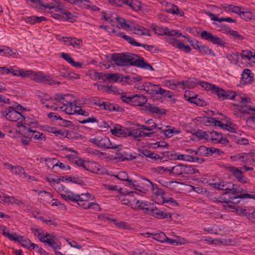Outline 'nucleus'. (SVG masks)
Here are the masks:
<instances>
[{
    "label": "nucleus",
    "instance_id": "obj_61",
    "mask_svg": "<svg viewBox=\"0 0 255 255\" xmlns=\"http://www.w3.org/2000/svg\"><path fill=\"white\" fill-rule=\"evenodd\" d=\"M66 180L72 183L80 185L82 184L83 183L82 178L81 177L78 176H69L66 179Z\"/></svg>",
    "mask_w": 255,
    "mask_h": 255
},
{
    "label": "nucleus",
    "instance_id": "obj_39",
    "mask_svg": "<svg viewBox=\"0 0 255 255\" xmlns=\"http://www.w3.org/2000/svg\"><path fill=\"white\" fill-rule=\"evenodd\" d=\"M79 5L83 8L89 9L91 11H99L100 9L95 5L93 4L89 0H78Z\"/></svg>",
    "mask_w": 255,
    "mask_h": 255
},
{
    "label": "nucleus",
    "instance_id": "obj_7",
    "mask_svg": "<svg viewBox=\"0 0 255 255\" xmlns=\"http://www.w3.org/2000/svg\"><path fill=\"white\" fill-rule=\"evenodd\" d=\"M37 126L38 123L36 121L31 119H28L25 123L24 126L21 129V132H22L25 136H28L35 140H37L39 141H45L46 138L44 135L34 129Z\"/></svg>",
    "mask_w": 255,
    "mask_h": 255
},
{
    "label": "nucleus",
    "instance_id": "obj_21",
    "mask_svg": "<svg viewBox=\"0 0 255 255\" xmlns=\"http://www.w3.org/2000/svg\"><path fill=\"white\" fill-rule=\"evenodd\" d=\"M63 94L56 95L54 97H50L49 100L46 102L44 106L47 109L52 110H59L60 105H61L62 99H60V97H63Z\"/></svg>",
    "mask_w": 255,
    "mask_h": 255
},
{
    "label": "nucleus",
    "instance_id": "obj_36",
    "mask_svg": "<svg viewBox=\"0 0 255 255\" xmlns=\"http://www.w3.org/2000/svg\"><path fill=\"white\" fill-rule=\"evenodd\" d=\"M253 80V73L252 71L249 69H245L242 74V84L244 85L251 84Z\"/></svg>",
    "mask_w": 255,
    "mask_h": 255
},
{
    "label": "nucleus",
    "instance_id": "obj_3",
    "mask_svg": "<svg viewBox=\"0 0 255 255\" xmlns=\"http://www.w3.org/2000/svg\"><path fill=\"white\" fill-rule=\"evenodd\" d=\"M62 99L60 111L67 115H79L84 117H89V113L83 110L80 106H78L74 97L69 94H63V97H60Z\"/></svg>",
    "mask_w": 255,
    "mask_h": 255
},
{
    "label": "nucleus",
    "instance_id": "obj_64",
    "mask_svg": "<svg viewBox=\"0 0 255 255\" xmlns=\"http://www.w3.org/2000/svg\"><path fill=\"white\" fill-rule=\"evenodd\" d=\"M54 134L60 138L67 137L68 134V131L65 129H58L56 128Z\"/></svg>",
    "mask_w": 255,
    "mask_h": 255
},
{
    "label": "nucleus",
    "instance_id": "obj_49",
    "mask_svg": "<svg viewBox=\"0 0 255 255\" xmlns=\"http://www.w3.org/2000/svg\"><path fill=\"white\" fill-rule=\"evenodd\" d=\"M241 213L249 218L255 219V210L251 207H248L246 209H242Z\"/></svg>",
    "mask_w": 255,
    "mask_h": 255
},
{
    "label": "nucleus",
    "instance_id": "obj_56",
    "mask_svg": "<svg viewBox=\"0 0 255 255\" xmlns=\"http://www.w3.org/2000/svg\"><path fill=\"white\" fill-rule=\"evenodd\" d=\"M44 161L46 165L49 169H54L57 164V159L54 158H45Z\"/></svg>",
    "mask_w": 255,
    "mask_h": 255
},
{
    "label": "nucleus",
    "instance_id": "obj_54",
    "mask_svg": "<svg viewBox=\"0 0 255 255\" xmlns=\"http://www.w3.org/2000/svg\"><path fill=\"white\" fill-rule=\"evenodd\" d=\"M2 234L7 238L9 240L17 242V240L19 238V235H18L16 233H10L8 231L3 230Z\"/></svg>",
    "mask_w": 255,
    "mask_h": 255
},
{
    "label": "nucleus",
    "instance_id": "obj_18",
    "mask_svg": "<svg viewBox=\"0 0 255 255\" xmlns=\"http://www.w3.org/2000/svg\"><path fill=\"white\" fill-rule=\"evenodd\" d=\"M114 2L118 6L125 4L135 11L141 10L142 8V4L139 0H122V1L120 0H114Z\"/></svg>",
    "mask_w": 255,
    "mask_h": 255
},
{
    "label": "nucleus",
    "instance_id": "obj_58",
    "mask_svg": "<svg viewBox=\"0 0 255 255\" xmlns=\"http://www.w3.org/2000/svg\"><path fill=\"white\" fill-rule=\"evenodd\" d=\"M18 243H19L22 247L29 249V244H30V240L22 236H20L19 238L17 241Z\"/></svg>",
    "mask_w": 255,
    "mask_h": 255
},
{
    "label": "nucleus",
    "instance_id": "obj_47",
    "mask_svg": "<svg viewBox=\"0 0 255 255\" xmlns=\"http://www.w3.org/2000/svg\"><path fill=\"white\" fill-rule=\"evenodd\" d=\"M193 99L194 100H192V101L189 103L195 104L197 106L200 107H204L207 105V102L201 96L197 94Z\"/></svg>",
    "mask_w": 255,
    "mask_h": 255
},
{
    "label": "nucleus",
    "instance_id": "obj_4",
    "mask_svg": "<svg viewBox=\"0 0 255 255\" xmlns=\"http://www.w3.org/2000/svg\"><path fill=\"white\" fill-rule=\"evenodd\" d=\"M26 1L27 4L34 8L44 10L50 13L58 12L53 16L55 18L66 20H69L71 18V14L70 12L66 11H62L54 3H47L40 0H26Z\"/></svg>",
    "mask_w": 255,
    "mask_h": 255
},
{
    "label": "nucleus",
    "instance_id": "obj_24",
    "mask_svg": "<svg viewBox=\"0 0 255 255\" xmlns=\"http://www.w3.org/2000/svg\"><path fill=\"white\" fill-rule=\"evenodd\" d=\"M80 166L82 167L86 170L97 174H98L102 168V166L97 162L85 160H83Z\"/></svg>",
    "mask_w": 255,
    "mask_h": 255
},
{
    "label": "nucleus",
    "instance_id": "obj_45",
    "mask_svg": "<svg viewBox=\"0 0 255 255\" xmlns=\"http://www.w3.org/2000/svg\"><path fill=\"white\" fill-rule=\"evenodd\" d=\"M145 123L147 125H151L150 126H147L143 125H138V127H140L143 130L151 131L157 128L156 124L154 122L152 119H148L145 121Z\"/></svg>",
    "mask_w": 255,
    "mask_h": 255
},
{
    "label": "nucleus",
    "instance_id": "obj_27",
    "mask_svg": "<svg viewBox=\"0 0 255 255\" xmlns=\"http://www.w3.org/2000/svg\"><path fill=\"white\" fill-rule=\"evenodd\" d=\"M227 169L233 173L239 182L243 183L249 182V179L243 175V172L239 168L234 166H229L227 167Z\"/></svg>",
    "mask_w": 255,
    "mask_h": 255
},
{
    "label": "nucleus",
    "instance_id": "obj_8",
    "mask_svg": "<svg viewBox=\"0 0 255 255\" xmlns=\"http://www.w3.org/2000/svg\"><path fill=\"white\" fill-rule=\"evenodd\" d=\"M115 21L117 22V27L120 29L127 30L132 33L139 36H150L149 30L143 27H135L131 25L130 23L127 21L124 18L117 15V18H116Z\"/></svg>",
    "mask_w": 255,
    "mask_h": 255
},
{
    "label": "nucleus",
    "instance_id": "obj_40",
    "mask_svg": "<svg viewBox=\"0 0 255 255\" xmlns=\"http://www.w3.org/2000/svg\"><path fill=\"white\" fill-rule=\"evenodd\" d=\"M240 54V61L248 60L255 63V53L246 50H243Z\"/></svg>",
    "mask_w": 255,
    "mask_h": 255
},
{
    "label": "nucleus",
    "instance_id": "obj_30",
    "mask_svg": "<svg viewBox=\"0 0 255 255\" xmlns=\"http://www.w3.org/2000/svg\"><path fill=\"white\" fill-rule=\"evenodd\" d=\"M142 87H143V90L146 93L151 95L159 94L160 88H161L159 85L153 84L149 82H145Z\"/></svg>",
    "mask_w": 255,
    "mask_h": 255
},
{
    "label": "nucleus",
    "instance_id": "obj_13",
    "mask_svg": "<svg viewBox=\"0 0 255 255\" xmlns=\"http://www.w3.org/2000/svg\"><path fill=\"white\" fill-rule=\"evenodd\" d=\"M194 173V169L191 165L179 164L170 167V173L174 175L181 174H191Z\"/></svg>",
    "mask_w": 255,
    "mask_h": 255
},
{
    "label": "nucleus",
    "instance_id": "obj_44",
    "mask_svg": "<svg viewBox=\"0 0 255 255\" xmlns=\"http://www.w3.org/2000/svg\"><path fill=\"white\" fill-rule=\"evenodd\" d=\"M242 162L245 165H253L255 164V156L254 154L244 153Z\"/></svg>",
    "mask_w": 255,
    "mask_h": 255
},
{
    "label": "nucleus",
    "instance_id": "obj_38",
    "mask_svg": "<svg viewBox=\"0 0 255 255\" xmlns=\"http://www.w3.org/2000/svg\"><path fill=\"white\" fill-rule=\"evenodd\" d=\"M147 98L143 95H135L132 96L131 105L134 106H142L147 102Z\"/></svg>",
    "mask_w": 255,
    "mask_h": 255
},
{
    "label": "nucleus",
    "instance_id": "obj_12",
    "mask_svg": "<svg viewBox=\"0 0 255 255\" xmlns=\"http://www.w3.org/2000/svg\"><path fill=\"white\" fill-rule=\"evenodd\" d=\"M142 210H144V213L152 216L157 219H164L169 218L171 219L172 215L170 213L158 209L154 205L148 204V202H145L144 208Z\"/></svg>",
    "mask_w": 255,
    "mask_h": 255
},
{
    "label": "nucleus",
    "instance_id": "obj_25",
    "mask_svg": "<svg viewBox=\"0 0 255 255\" xmlns=\"http://www.w3.org/2000/svg\"><path fill=\"white\" fill-rule=\"evenodd\" d=\"M25 78H30L31 80L38 83L44 82V80L46 78V75L41 72H35L31 70H26Z\"/></svg>",
    "mask_w": 255,
    "mask_h": 255
},
{
    "label": "nucleus",
    "instance_id": "obj_11",
    "mask_svg": "<svg viewBox=\"0 0 255 255\" xmlns=\"http://www.w3.org/2000/svg\"><path fill=\"white\" fill-rule=\"evenodd\" d=\"M200 84L201 86L206 91L216 94L218 98L221 100L229 99V98L232 97H230L231 91H226L214 84H212L206 82H202L200 83Z\"/></svg>",
    "mask_w": 255,
    "mask_h": 255
},
{
    "label": "nucleus",
    "instance_id": "obj_1",
    "mask_svg": "<svg viewBox=\"0 0 255 255\" xmlns=\"http://www.w3.org/2000/svg\"><path fill=\"white\" fill-rule=\"evenodd\" d=\"M60 179H58L57 184L55 185V190L60 194L62 198L69 200L78 205L84 209H92L95 211H99L101 208L96 202H90L91 195L89 193L77 195L69 190L62 184L59 183Z\"/></svg>",
    "mask_w": 255,
    "mask_h": 255
},
{
    "label": "nucleus",
    "instance_id": "obj_55",
    "mask_svg": "<svg viewBox=\"0 0 255 255\" xmlns=\"http://www.w3.org/2000/svg\"><path fill=\"white\" fill-rule=\"evenodd\" d=\"M115 176L121 181H128L130 184L134 185L132 182V181L131 179H128V174L124 171H121L118 172V173L115 175Z\"/></svg>",
    "mask_w": 255,
    "mask_h": 255
},
{
    "label": "nucleus",
    "instance_id": "obj_31",
    "mask_svg": "<svg viewBox=\"0 0 255 255\" xmlns=\"http://www.w3.org/2000/svg\"><path fill=\"white\" fill-rule=\"evenodd\" d=\"M145 110L149 113L156 114L159 116L164 115L166 113V111L164 109L150 104H147L146 105Z\"/></svg>",
    "mask_w": 255,
    "mask_h": 255
},
{
    "label": "nucleus",
    "instance_id": "obj_62",
    "mask_svg": "<svg viewBox=\"0 0 255 255\" xmlns=\"http://www.w3.org/2000/svg\"><path fill=\"white\" fill-rule=\"evenodd\" d=\"M196 94H195L194 92L186 90L184 93V99L185 101H187L188 103H190L192 100H194V98L196 96Z\"/></svg>",
    "mask_w": 255,
    "mask_h": 255
},
{
    "label": "nucleus",
    "instance_id": "obj_37",
    "mask_svg": "<svg viewBox=\"0 0 255 255\" xmlns=\"http://www.w3.org/2000/svg\"><path fill=\"white\" fill-rule=\"evenodd\" d=\"M65 41V45L71 46L74 48L79 49L82 46V40L74 37H68Z\"/></svg>",
    "mask_w": 255,
    "mask_h": 255
},
{
    "label": "nucleus",
    "instance_id": "obj_52",
    "mask_svg": "<svg viewBox=\"0 0 255 255\" xmlns=\"http://www.w3.org/2000/svg\"><path fill=\"white\" fill-rule=\"evenodd\" d=\"M159 94H160L161 95H162V96H163L164 97H167L168 98L171 99V102L172 103H176V102L177 101L176 99H175L174 98H173V99L172 98L173 97V94L172 92H171L170 91H166V90H164L161 88H160Z\"/></svg>",
    "mask_w": 255,
    "mask_h": 255
},
{
    "label": "nucleus",
    "instance_id": "obj_32",
    "mask_svg": "<svg viewBox=\"0 0 255 255\" xmlns=\"http://www.w3.org/2000/svg\"><path fill=\"white\" fill-rule=\"evenodd\" d=\"M229 100H234L236 101L239 102L241 104L249 103L251 102V99L249 97L246 96L243 94H236L235 91H230Z\"/></svg>",
    "mask_w": 255,
    "mask_h": 255
},
{
    "label": "nucleus",
    "instance_id": "obj_15",
    "mask_svg": "<svg viewBox=\"0 0 255 255\" xmlns=\"http://www.w3.org/2000/svg\"><path fill=\"white\" fill-rule=\"evenodd\" d=\"M65 157L78 166H80L83 160L80 158L77 150L70 147H65L63 149Z\"/></svg>",
    "mask_w": 255,
    "mask_h": 255
},
{
    "label": "nucleus",
    "instance_id": "obj_19",
    "mask_svg": "<svg viewBox=\"0 0 255 255\" xmlns=\"http://www.w3.org/2000/svg\"><path fill=\"white\" fill-rule=\"evenodd\" d=\"M206 123L207 126H214L215 127H220L221 128L226 129L232 132H236V128L234 127H231L230 125L223 124L221 122L217 121L213 118L207 117L206 118Z\"/></svg>",
    "mask_w": 255,
    "mask_h": 255
},
{
    "label": "nucleus",
    "instance_id": "obj_22",
    "mask_svg": "<svg viewBox=\"0 0 255 255\" xmlns=\"http://www.w3.org/2000/svg\"><path fill=\"white\" fill-rule=\"evenodd\" d=\"M203 81H198L194 78H189L187 80L178 81L177 83L178 87L183 90L185 89H193L198 85L201 86L200 83Z\"/></svg>",
    "mask_w": 255,
    "mask_h": 255
},
{
    "label": "nucleus",
    "instance_id": "obj_6",
    "mask_svg": "<svg viewBox=\"0 0 255 255\" xmlns=\"http://www.w3.org/2000/svg\"><path fill=\"white\" fill-rule=\"evenodd\" d=\"M138 194L136 191L128 192L126 194H120L119 199L123 204L128 206L133 209L142 210L144 208L145 202L136 199L135 195Z\"/></svg>",
    "mask_w": 255,
    "mask_h": 255
},
{
    "label": "nucleus",
    "instance_id": "obj_46",
    "mask_svg": "<svg viewBox=\"0 0 255 255\" xmlns=\"http://www.w3.org/2000/svg\"><path fill=\"white\" fill-rule=\"evenodd\" d=\"M118 35L123 37L125 40L128 41L132 45L134 46H140L141 45V43L136 42L133 38L125 35V34L123 32H119Z\"/></svg>",
    "mask_w": 255,
    "mask_h": 255
},
{
    "label": "nucleus",
    "instance_id": "obj_28",
    "mask_svg": "<svg viewBox=\"0 0 255 255\" xmlns=\"http://www.w3.org/2000/svg\"><path fill=\"white\" fill-rule=\"evenodd\" d=\"M206 134L208 138L214 143L226 144L228 142V140L226 137H224L222 134L217 131H213Z\"/></svg>",
    "mask_w": 255,
    "mask_h": 255
},
{
    "label": "nucleus",
    "instance_id": "obj_53",
    "mask_svg": "<svg viewBox=\"0 0 255 255\" xmlns=\"http://www.w3.org/2000/svg\"><path fill=\"white\" fill-rule=\"evenodd\" d=\"M241 17L247 21H255V13L251 11H243Z\"/></svg>",
    "mask_w": 255,
    "mask_h": 255
},
{
    "label": "nucleus",
    "instance_id": "obj_63",
    "mask_svg": "<svg viewBox=\"0 0 255 255\" xmlns=\"http://www.w3.org/2000/svg\"><path fill=\"white\" fill-rule=\"evenodd\" d=\"M39 196H40L41 197H43L44 200L49 203L53 198V195L50 193L45 191L39 192Z\"/></svg>",
    "mask_w": 255,
    "mask_h": 255
},
{
    "label": "nucleus",
    "instance_id": "obj_59",
    "mask_svg": "<svg viewBox=\"0 0 255 255\" xmlns=\"http://www.w3.org/2000/svg\"><path fill=\"white\" fill-rule=\"evenodd\" d=\"M202 54H204L207 55L215 56V54L214 52L210 49L208 46L202 44L201 50L200 51Z\"/></svg>",
    "mask_w": 255,
    "mask_h": 255
},
{
    "label": "nucleus",
    "instance_id": "obj_33",
    "mask_svg": "<svg viewBox=\"0 0 255 255\" xmlns=\"http://www.w3.org/2000/svg\"><path fill=\"white\" fill-rule=\"evenodd\" d=\"M165 3L164 8L167 12L174 15L176 14L180 16H182L184 15V12L180 10L177 5L167 2H165Z\"/></svg>",
    "mask_w": 255,
    "mask_h": 255
},
{
    "label": "nucleus",
    "instance_id": "obj_43",
    "mask_svg": "<svg viewBox=\"0 0 255 255\" xmlns=\"http://www.w3.org/2000/svg\"><path fill=\"white\" fill-rule=\"evenodd\" d=\"M227 58L230 62L233 64H240V54L238 52H231L227 55Z\"/></svg>",
    "mask_w": 255,
    "mask_h": 255
},
{
    "label": "nucleus",
    "instance_id": "obj_17",
    "mask_svg": "<svg viewBox=\"0 0 255 255\" xmlns=\"http://www.w3.org/2000/svg\"><path fill=\"white\" fill-rule=\"evenodd\" d=\"M201 37L202 39L209 41L215 45L225 46L226 44L222 39L213 35L211 33L207 31L201 32Z\"/></svg>",
    "mask_w": 255,
    "mask_h": 255
},
{
    "label": "nucleus",
    "instance_id": "obj_23",
    "mask_svg": "<svg viewBox=\"0 0 255 255\" xmlns=\"http://www.w3.org/2000/svg\"><path fill=\"white\" fill-rule=\"evenodd\" d=\"M26 69H20L16 66L6 67L4 66L3 75L11 73L12 75L25 78Z\"/></svg>",
    "mask_w": 255,
    "mask_h": 255
},
{
    "label": "nucleus",
    "instance_id": "obj_29",
    "mask_svg": "<svg viewBox=\"0 0 255 255\" xmlns=\"http://www.w3.org/2000/svg\"><path fill=\"white\" fill-rule=\"evenodd\" d=\"M128 129L119 125H116L110 129L112 134L120 137H127L128 135Z\"/></svg>",
    "mask_w": 255,
    "mask_h": 255
},
{
    "label": "nucleus",
    "instance_id": "obj_41",
    "mask_svg": "<svg viewBox=\"0 0 255 255\" xmlns=\"http://www.w3.org/2000/svg\"><path fill=\"white\" fill-rule=\"evenodd\" d=\"M116 18H117V14L110 11H103L102 12L101 19L105 20L112 25L115 22Z\"/></svg>",
    "mask_w": 255,
    "mask_h": 255
},
{
    "label": "nucleus",
    "instance_id": "obj_60",
    "mask_svg": "<svg viewBox=\"0 0 255 255\" xmlns=\"http://www.w3.org/2000/svg\"><path fill=\"white\" fill-rule=\"evenodd\" d=\"M161 203H167L173 207L178 206V204L177 201L172 197H162V201Z\"/></svg>",
    "mask_w": 255,
    "mask_h": 255
},
{
    "label": "nucleus",
    "instance_id": "obj_34",
    "mask_svg": "<svg viewBox=\"0 0 255 255\" xmlns=\"http://www.w3.org/2000/svg\"><path fill=\"white\" fill-rule=\"evenodd\" d=\"M179 160H183L190 162L202 163L204 159L197 156H193L188 154H179L178 157Z\"/></svg>",
    "mask_w": 255,
    "mask_h": 255
},
{
    "label": "nucleus",
    "instance_id": "obj_51",
    "mask_svg": "<svg viewBox=\"0 0 255 255\" xmlns=\"http://www.w3.org/2000/svg\"><path fill=\"white\" fill-rule=\"evenodd\" d=\"M120 79V75L118 73L106 74V81L110 83H116Z\"/></svg>",
    "mask_w": 255,
    "mask_h": 255
},
{
    "label": "nucleus",
    "instance_id": "obj_35",
    "mask_svg": "<svg viewBox=\"0 0 255 255\" xmlns=\"http://www.w3.org/2000/svg\"><path fill=\"white\" fill-rule=\"evenodd\" d=\"M158 128L161 131V132L163 133L165 136L167 138H170L174 134L181 133L180 129L170 126H166L165 129H163L161 128Z\"/></svg>",
    "mask_w": 255,
    "mask_h": 255
},
{
    "label": "nucleus",
    "instance_id": "obj_9",
    "mask_svg": "<svg viewBox=\"0 0 255 255\" xmlns=\"http://www.w3.org/2000/svg\"><path fill=\"white\" fill-rule=\"evenodd\" d=\"M209 184L215 189L230 191V192L228 193H230V199L231 202L235 199L244 197V195H242L238 191L235 189V184L231 182L220 181V182L215 183H209Z\"/></svg>",
    "mask_w": 255,
    "mask_h": 255
},
{
    "label": "nucleus",
    "instance_id": "obj_20",
    "mask_svg": "<svg viewBox=\"0 0 255 255\" xmlns=\"http://www.w3.org/2000/svg\"><path fill=\"white\" fill-rule=\"evenodd\" d=\"M0 203L7 206H13L14 205L20 206L22 204V202L18 199L4 193L0 194Z\"/></svg>",
    "mask_w": 255,
    "mask_h": 255
},
{
    "label": "nucleus",
    "instance_id": "obj_50",
    "mask_svg": "<svg viewBox=\"0 0 255 255\" xmlns=\"http://www.w3.org/2000/svg\"><path fill=\"white\" fill-rule=\"evenodd\" d=\"M178 80H164L163 82V84L164 86L167 87L170 89L175 90L178 88Z\"/></svg>",
    "mask_w": 255,
    "mask_h": 255
},
{
    "label": "nucleus",
    "instance_id": "obj_5",
    "mask_svg": "<svg viewBox=\"0 0 255 255\" xmlns=\"http://www.w3.org/2000/svg\"><path fill=\"white\" fill-rule=\"evenodd\" d=\"M0 114L7 121L17 122V127L18 129L16 130L17 132H21V129L24 126L26 121L30 119L25 117L12 106H8L2 109L0 111Z\"/></svg>",
    "mask_w": 255,
    "mask_h": 255
},
{
    "label": "nucleus",
    "instance_id": "obj_10",
    "mask_svg": "<svg viewBox=\"0 0 255 255\" xmlns=\"http://www.w3.org/2000/svg\"><path fill=\"white\" fill-rule=\"evenodd\" d=\"M89 141L101 148L119 150L122 146V144H117L113 142L108 137L106 136H96L90 138Z\"/></svg>",
    "mask_w": 255,
    "mask_h": 255
},
{
    "label": "nucleus",
    "instance_id": "obj_48",
    "mask_svg": "<svg viewBox=\"0 0 255 255\" xmlns=\"http://www.w3.org/2000/svg\"><path fill=\"white\" fill-rule=\"evenodd\" d=\"M2 52L5 56H12L15 57L18 54L16 50L11 49L7 47H4L2 49H0V53Z\"/></svg>",
    "mask_w": 255,
    "mask_h": 255
},
{
    "label": "nucleus",
    "instance_id": "obj_16",
    "mask_svg": "<svg viewBox=\"0 0 255 255\" xmlns=\"http://www.w3.org/2000/svg\"><path fill=\"white\" fill-rule=\"evenodd\" d=\"M197 156H209L213 154L221 155L224 154V151L221 149L213 147L208 148L204 146L199 147L196 150Z\"/></svg>",
    "mask_w": 255,
    "mask_h": 255
},
{
    "label": "nucleus",
    "instance_id": "obj_14",
    "mask_svg": "<svg viewBox=\"0 0 255 255\" xmlns=\"http://www.w3.org/2000/svg\"><path fill=\"white\" fill-rule=\"evenodd\" d=\"M40 241L46 245L52 248L55 251L61 249V243L57 239L56 236L52 234L44 233Z\"/></svg>",
    "mask_w": 255,
    "mask_h": 255
},
{
    "label": "nucleus",
    "instance_id": "obj_26",
    "mask_svg": "<svg viewBox=\"0 0 255 255\" xmlns=\"http://www.w3.org/2000/svg\"><path fill=\"white\" fill-rule=\"evenodd\" d=\"M5 168L9 170L13 174L18 175L22 179L27 176L23 167L20 166H13L9 163H4Z\"/></svg>",
    "mask_w": 255,
    "mask_h": 255
},
{
    "label": "nucleus",
    "instance_id": "obj_57",
    "mask_svg": "<svg viewBox=\"0 0 255 255\" xmlns=\"http://www.w3.org/2000/svg\"><path fill=\"white\" fill-rule=\"evenodd\" d=\"M230 193L227 192H224L223 194L218 196V202L225 203L227 204L230 203L231 202L230 199Z\"/></svg>",
    "mask_w": 255,
    "mask_h": 255
},
{
    "label": "nucleus",
    "instance_id": "obj_42",
    "mask_svg": "<svg viewBox=\"0 0 255 255\" xmlns=\"http://www.w3.org/2000/svg\"><path fill=\"white\" fill-rule=\"evenodd\" d=\"M46 18L44 16H36L35 15L27 16L24 18L25 22L31 25L40 23L46 20Z\"/></svg>",
    "mask_w": 255,
    "mask_h": 255
},
{
    "label": "nucleus",
    "instance_id": "obj_2",
    "mask_svg": "<svg viewBox=\"0 0 255 255\" xmlns=\"http://www.w3.org/2000/svg\"><path fill=\"white\" fill-rule=\"evenodd\" d=\"M111 59L116 65L121 67L135 66L136 67L153 70L152 67L145 62L141 57H139L135 54L129 53H113L111 56Z\"/></svg>",
    "mask_w": 255,
    "mask_h": 255
}]
</instances>
